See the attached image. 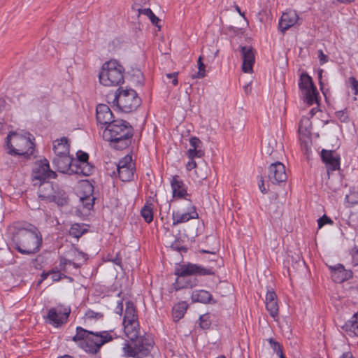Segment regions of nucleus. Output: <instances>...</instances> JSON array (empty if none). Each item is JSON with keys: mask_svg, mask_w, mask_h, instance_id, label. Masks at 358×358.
Here are the masks:
<instances>
[{"mask_svg": "<svg viewBox=\"0 0 358 358\" xmlns=\"http://www.w3.org/2000/svg\"><path fill=\"white\" fill-rule=\"evenodd\" d=\"M265 303H266V308L267 311L269 313V315L275 320H276L278 318V311H279L278 301H270V302H267Z\"/></svg>", "mask_w": 358, "mask_h": 358, "instance_id": "c9c22d12", "label": "nucleus"}, {"mask_svg": "<svg viewBox=\"0 0 358 358\" xmlns=\"http://www.w3.org/2000/svg\"><path fill=\"white\" fill-rule=\"evenodd\" d=\"M118 176L122 181H130L133 179L135 170L130 155H126L116 165Z\"/></svg>", "mask_w": 358, "mask_h": 358, "instance_id": "ddd939ff", "label": "nucleus"}, {"mask_svg": "<svg viewBox=\"0 0 358 358\" xmlns=\"http://www.w3.org/2000/svg\"><path fill=\"white\" fill-rule=\"evenodd\" d=\"M123 311V303L121 301H117V306L115 308V313L119 315H122Z\"/></svg>", "mask_w": 358, "mask_h": 358, "instance_id": "13d9d810", "label": "nucleus"}, {"mask_svg": "<svg viewBox=\"0 0 358 358\" xmlns=\"http://www.w3.org/2000/svg\"><path fill=\"white\" fill-rule=\"evenodd\" d=\"M268 343L271 345V348L276 353L277 355L283 353L282 346L278 342L275 341L273 338H269Z\"/></svg>", "mask_w": 358, "mask_h": 358, "instance_id": "79ce46f5", "label": "nucleus"}, {"mask_svg": "<svg viewBox=\"0 0 358 358\" xmlns=\"http://www.w3.org/2000/svg\"><path fill=\"white\" fill-rule=\"evenodd\" d=\"M93 334L92 331H88L81 327H76V333L72 337V341L75 343H78L80 347V344L83 342H88L90 335Z\"/></svg>", "mask_w": 358, "mask_h": 358, "instance_id": "2f4dec72", "label": "nucleus"}, {"mask_svg": "<svg viewBox=\"0 0 358 358\" xmlns=\"http://www.w3.org/2000/svg\"><path fill=\"white\" fill-rule=\"evenodd\" d=\"M299 138L302 143L306 144V141L311 135V121L308 117H303L299 125Z\"/></svg>", "mask_w": 358, "mask_h": 358, "instance_id": "cd10ccee", "label": "nucleus"}, {"mask_svg": "<svg viewBox=\"0 0 358 358\" xmlns=\"http://www.w3.org/2000/svg\"><path fill=\"white\" fill-rule=\"evenodd\" d=\"M133 128L123 120H115L108 124L103 131V138L110 146L116 150H123L130 143Z\"/></svg>", "mask_w": 358, "mask_h": 358, "instance_id": "7ed1b4c3", "label": "nucleus"}, {"mask_svg": "<svg viewBox=\"0 0 358 358\" xmlns=\"http://www.w3.org/2000/svg\"><path fill=\"white\" fill-rule=\"evenodd\" d=\"M38 198L47 202H55L59 206L68 203L69 196L66 192L57 185L50 182L44 183L39 188Z\"/></svg>", "mask_w": 358, "mask_h": 358, "instance_id": "0eeeda50", "label": "nucleus"}, {"mask_svg": "<svg viewBox=\"0 0 358 358\" xmlns=\"http://www.w3.org/2000/svg\"><path fill=\"white\" fill-rule=\"evenodd\" d=\"M77 158H73V164L76 168L74 174H82L85 176L91 175L94 166L89 162V155L82 150H78L76 153Z\"/></svg>", "mask_w": 358, "mask_h": 358, "instance_id": "f8f14e48", "label": "nucleus"}, {"mask_svg": "<svg viewBox=\"0 0 358 358\" xmlns=\"http://www.w3.org/2000/svg\"><path fill=\"white\" fill-rule=\"evenodd\" d=\"M189 143L192 149H199L202 144L201 140L197 137H192L189 140Z\"/></svg>", "mask_w": 358, "mask_h": 358, "instance_id": "8fccbe9b", "label": "nucleus"}, {"mask_svg": "<svg viewBox=\"0 0 358 358\" xmlns=\"http://www.w3.org/2000/svg\"><path fill=\"white\" fill-rule=\"evenodd\" d=\"M101 342L99 340V336L97 331H93V334L90 335L88 342H83L80 344V348L86 352L96 355L100 351L101 348L103 345L99 344Z\"/></svg>", "mask_w": 358, "mask_h": 358, "instance_id": "393cba45", "label": "nucleus"}, {"mask_svg": "<svg viewBox=\"0 0 358 358\" xmlns=\"http://www.w3.org/2000/svg\"><path fill=\"white\" fill-rule=\"evenodd\" d=\"M175 274L179 278H185L189 275H214L215 271L213 267L206 268L194 264H183L176 269Z\"/></svg>", "mask_w": 358, "mask_h": 358, "instance_id": "9d476101", "label": "nucleus"}, {"mask_svg": "<svg viewBox=\"0 0 358 358\" xmlns=\"http://www.w3.org/2000/svg\"><path fill=\"white\" fill-rule=\"evenodd\" d=\"M321 158L325 164L329 176L333 171L339 170L340 157L335 151L323 149L321 152Z\"/></svg>", "mask_w": 358, "mask_h": 358, "instance_id": "f3484780", "label": "nucleus"}, {"mask_svg": "<svg viewBox=\"0 0 358 358\" xmlns=\"http://www.w3.org/2000/svg\"><path fill=\"white\" fill-rule=\"evenodd\" d=\"M50 275H51V278L53 282H59L60 280L66 277L65 274L60 273L57 268L51 269L50 271Z\"/></svg>", "mask_w": 358, "mask_h": 358, "instance_id": "a19ab883", "label": "nucleus"}, {"mask_svg": "<svg viewBox=\"0 0 358 358\" xmlns=\"http://www.w3.org/2000/svg\"><path fill=\"white\" fill-rule=\"evenodd\" d=\"M240 48L243 59L242 71L244 73H251L255 62V50L252 47L246 46H241Z\"/></svg>", "mask_w": 358, "mask_h": 358, "instance_id": "412c9836", "label": "nucleus"}, {"mask_svg": "<svg viewBox=\"0 0 358 358\" xmlns=\"http://www.w3.org/2000/svg\"><path fill=\"white\" fill-rule=\"evenodd\" d=\"M85 317L90 320L95 319L98 320L102 319L103 315L101 313L95 312L92 310H88L85 313Z\"/></svg>", "mask_w": 358, "mask_h": 358, "instance_id": "c03bdc74", "label": "nucleus"}, {"mask_svg": "<svg viewBox=\"0 0 358 358\" xmlns=\"http://www.w3.org/2000/svg\"><path fill=\"white\" fill-rule=\"evenodd\" d=\"M124 67L115 59H110L103 64L99 74L102 85L117 86L124 83Z\"/></svg>", "mask_w": 358, "mask_h": 358, "instance_id": "20e7f679", "label": "nucleus"}, {"mask_svg": "<svg viewBox=\"0 0 358 358\" xmlns=\"http://www.w3.org/2000/svg\"><path fill=\"white\" fill-rule=\"evenodd\" d=\"M345 201L352 204L358 203V194L356 192L347 194L345 196Z\"/></svg>", "mask_w": 358, "mask_h": 358, "instance_id": "09e8293b", "label": "nucleus"}, {"mask_svg": "<svg viewBox=\"0 0 358 358\" xmlns=\"http://www.w3.org/2000/svg\"><path fill=\"white\" fill-rule=\"evenodd\" d=\"M335 115L342 122H348L349 121V116L346 109L336 111Z\"/></svg>", "mask_w": 358, "mask_h": 358, "instance_id": "a18cd8bd", "label": "nucleus"}, {"mask_svg": "<svg viewBox=\"0 0 358 358\" xmlns=\"http://www.w3.org/2000/svg\"><path fill=\"white\" fill-rule=\"evenodd\" d=\"M197 65H198V72L195 74H193L192 76V78L193 79H195V78H198V79H201V78H204L206 74V65L203 64V61H202V57L200 56L198 59V61H197Z\"/></svg>", "mask_w": 358, "mask_h": 358, "instance_id": "e433bc0d", "label": "nucleus"}, {"mask_svg": "<svg viewBox=\"0 0 358 358\" xmlns=\"http://www.w3.org/2000/svg\"><path fill=\"white\" fill-rule=\"evenodd\" d=\"M49 275H50V271L48 272H43L41 275V281H43L45 280H46Z\"/></svg>", "mask_w": 358, "mask_h": 358, "instance_id": "680f3d73", "label": "nucleus"}, {"mask_svg": "<svg viewBox=\"0 0 358 358\" xmlns=\"http://www.w3.org/2000/svg\"><path fill=\"white\" fill-rule=\"evenodd\" d=\"M268 178L273 184L285 182L287 179L285 165L280 162L272 163L268 168Z\"/></svg>", "mask_w": 358, "mask_h": 358, "instance_id": "4468645a", "label": "nucleus"}, {"mask_svg": "<svg viewBox=\"0 0 358 358\" xmlns=\"http://www.w3.org/2000/svg\"><path fill=\"white\" fill-rule=\"evenodd\" d=\"M322 73H323L322 69H320L318 71V79H319L320 85L321 86L322 85Z\"/></svg>", "mask_w": 358, "mask_h": 358, "instance_id": "e2e57ef3", "label": "nucleus"}, {"mask_svg": "<svg viewBox=\"0 0 358 358\" xmlns=\"http://www.w3.org/2000/svg\"><path fill=\"white\" fill-rule=\"evenodd\" d=\"M112 261L117 265H120L121 264V259L120 258H116Z\"/></svg>", "mask_w": 358, "mask_h": 358, "instance_id": "338daca9", "label": "nucleus"}, {"mask_svg": "<svg viewBox=\"0 0 358 358\" xmlns=\"http://www.w3.org/2000/svg\"><path fill=\"white\" fill-rule=\"evenodd\" d=\"M55 176V173L50 169L48 162L46 159L40 162V163L33 170L32 174L34 180H38L43 182L41 187L44 183H46V180L52 178H53Z\"/></svg>", "mask_w": 358, "mask_h": 358, "instance_id": "6ab92c4d", "label": "nucleus"}, {"mask_svg": "<svg viewBox=\"0 0 358 358\" xmlns=\"http://www.w3.org/2000/svg\"><path fill=\"white\" fill-rule=\"evenodd\" d=\"M349 82L350 83L351 88L355 91L354 94H358V81L355 77H350Z\"/></svg>", "mask_w": 358, "mask_h": 358, "instance_id": "3c124183", "label": "nucleus"}, {"mask_svg": "<svg viewBox=\"0 0 358 358\" xmlns=\"http://www.w3.org/2000/svg\"><path fill=\"white\" fill-rule=\"evenodd\" d=\"M12 241L14 248L20 254L31 255L40 251L43 245V236L34 225L26 223L15 229Z\"/></svg>", "mask_w": 358, "mask_h": 358, "instance_id": "f03ea898", "label": "nucleus"}, {"mask_svg": "<svg viewBox=\"0 0 358 358\" xmlns=\"http://www.w3.org/2000/svg\"><path fill=\"white\" fill-rule=\"evenodd\" d=\"M341 358H354L351 352H347L343 355Z\"/></svg>", "mask_w": 358, "mask_h": 358, "instance_id": "0e129e2a", "label": "nucleus"}, {"mask_svg": "<svg viewBox=\"0 0 358 358\" xmlns=\"http://www.w3.org/2000/svg\"><path fill=\"white\" fill-rule=\"evenodd\" d=\"M236 10L243 17H245L244 13H242L238 6H235Z\"/></svg>", "mask_w": 358, "mask_h": 358, "instance_id": "69168bd1", "label": "nucleus"}, {"mask_svg": "<svg viewBox=\"0 0 358 358\" xmlns=\"http://www.w3.org/2000/svg\"><path fill=\"white\" fill-rule=\"evenodd\" d=\"M138 322L136 310L133 302L128 301L125 304V311L122 322Z\"/></svg>", "mask_w": 358, "mask_h": 358, "instance_id": "7c9ffc66", "label": "nucleus"}, {"mask_svg": "<svg viewBox=\"0 0 358 358\" xmlns=\"http://www.w3.org/2000/svg\"><path fill=\"white\" fill-rule=\"evenodd\" d=\"M178 72H173V73H166L165 76L167 78L169 79H172V84L176 86L178 85Z\"/></svg>", "mask_w": 358, "mask_h": 358, "instance_id": "864d4df0", "label": "nucleus"}, {"mask_svg": "<svg viewBox=\"0 0 358 358\" xmlns=\"http://www.w3.org/2000/svg\"><path fill=\"white\" fill-rule=\"evenodd\" d=\"M52 164L57 171L63 173L73 174L76 168L73 164V158L69 155H59L52 159Z\"/></svg>", "mask_w": 358, "mask_h": 358, "instance_id": "2eb2a0df", "label": "nucleus"}, {"mask_svg": "<svg viewBox=\"0 0 358 358\" xmlns=\"http://www.w3.org/2000/svg\"><path fill=\"white\" fill-rule=\"evenodd\" d=\"M96 119L98 125L103 129L110 122L115 121L113 114L106 104H99L96 108Z\"/></svg>", "mask_w": 358, "mask_h": 358, "instance_id": "aec40b11", "label": "nucleus"}, {"mask_svg": "<svg viewBox=\"0 0 358 358\" xmlns=\"http://www.w3.org/2000/svg\"><path fill=\"white\" fill-rule=\"evenodd\" d=\"M171 187L173 189V197L182 199H191V194L187 193V185L179 178L178 176L173 177L171 180Z\"/></svg>", "mask_w": 358, "mask_h": 358, "instance_id": "b1692460", "label": "nucleus"}, {"mask_svg": "<svg viewBox=\"0 0 358 358\" xmlns=\"http://www.w3.org/2000/svg\"><path fill=\"white\" fill-rule=\"evenodd\" d=\"M191 298L193 302H199L204 304L216 303V301L213 299L211 294L203 289L192 292Z\"/></svg>", "mask_w": 358, "mask_h": 358, "instance_id": "c756f323", "label": "nucleus"}, {"mask_svg": "<svg viewBox=\"0 0 358 358\" xmlns=\"http://www.w3.org/2000/svg\"><path fill=\"white\" fill-rule=\"evenodd\" d=\"M352 258L357 265H358V250L355 251L352 254Z\"/></svg>", "mask_w": 358, "mask_h": 358, "instance_id": "052dcab7", "label": "nucleus"}, {"mask_svg": "<svg viewBox=\"0 0 358 358\" xmlns=\"http://www.w3.org/2000/svg\"><path fill=\"white\" fill-rule=\"evenodd\" d=\"M300 20L296 12L293 10H289L283 13L279 21V29L282 33H285L290 27L296 24H300Z\"/></svg>", "mask_w": 358, "mask_h": 358, "instance_id": "4be33fe9", "label": "nucleus"}, {"mask_svg": "<svg viewBox=\"0 0 358 358\" xmlns=\"http://www.w3.org/2000/svg\"><path fill=\"white\" fill-rule=\"evenodd\" d=\"M72 263L71 260H69L66 258H61L59 260V268L61 271H63L64 272L68 271V266H71Z\"/></svg>", "mask_w": 358, "mask_h": 358, "instance_id": "49530a36", "label": "nucleus"}, {"mask_svg": "<svg viewBox=\"0 0 358 358\" xmlns=\"http://www.w3.org/2000/svg\"><path fill=\"white\" fill-rule=\"evenodd\" d=\"M113 103L123 113L135 110L141 103V99L133 89L118 88L115 94Z\"/></svg>", "mask_w": 358, "mask_h": 358, "instance_id": "423d86ee", "label": "nucleus"}, {"mask_svg": "<svg viewBox=\"0 0 358 358\" xmlns=\"http://www.w3.org/2000/svg\"><path fill=\"white\" fill-rule=\"evenodd\" d=\"M318 58L321 65L328 62V56L325 55L322 50H318Z\"/></svg>", "mask_w": 358, "mask_h": 358, "instance_id": "5fc2aeb1", "label": "nucleus"}, {"mask_svg": "<svg viewBox=\"0 0 358 358\" xmlns=\"http://www.w3.org/2000/svg\"><path fill=\"white\" fill-rule=\"evenodd\" d=\"M86 231L87 229L83 224L75 223L71 225L69 229V234L74 238H79Z\"/></svg>", "mask_w": 358, "mask_h": 358, "instance_id": "f704fd0d", "label": "nucleus"}, {"mask_svg": "<svg viewBox=\"0 0 358 358\" xmlns=\"http://www.w3.org/2000/svg\"><path fill=\"white\" fill-rule=\"evenodd\" d=\"M139 15H144L148 16L152 24L157 26V17L150 8H136Z\"/></svg>", "mask_w": 358, "mask_h": 358, "instance_id": "58836bf2", "label": "nucleus"}, {"mask_svg": "<svg viewBox=\"0 0 358 358\" xmlns=\"http://www.w3.org/2000/svg\"><path fill=\"white\" fill-rule=\"evenodd\" d=\"M70 313V308L58 306L50 308L45 319L48 324L59 327L67 322Z\"/></svg>", "mask_w": 358, "mask_h": 358, "instance_id": "9b49d317", "label": "nucleus"}, {"mask_svg": "<svg viewBox=\"0 0 358 358\" xmlns=\"http://www.w3.org/2000/svg\"><path fill=\"white\" fill-rule=\"evenodd\" d=\"M191 160L187 164L186 169L188 171H191L193 169L196 167V163L193 159H190Z\"/></svg>", "mask_w": 358, "mask_h": 358, "instance_id": "4d7b16f0", "label": "nucleus"}, {"mask_svg": "<svg viewBox=\"0 0 358 358\" xmlns=\"http://www.w3.org/2000/svg\"><path fill=\"white\" fill-rule=\"evenodd\" d=\"M343 331L350 336H358V312L355 313L351 318L343 324H338Z\"/></svg>", "mask_w": 358, "mask_h": 358, "instance_id": "a878e982", "label": "nucleus"}, {"mask_svg": "<svg viewBox=\"0 0 358 358\" xmlns=\"http://www.w3.org/2000/svg\"><path fill=\"white\" fill-rule=\"evenodd\" d=\"M83 186L85 194H84L83 196H80V201L85 208L91 210L94 206L95 199L94 196L92 195L94 187L89 182L83 183Z\"/></svg>", "mask_w": 358, "mask_h": 358, "instance_id": "bb28decb", "label": "nucleus"}, {"mask_svg": "<svg viewBox=\"0 0 358 358\" xmlns=\"http://www.w3.org/2000/svg\"><path fill=\"white\" fill-rule=\"evenodd\" d=\"M141 215L144 218L145 221L150 223L153 220V213L152 208L145 204L141 210Z\"/></svg>", "mask_w": 358, "mask_h": 358, "instance_id": "4c0bfd02", "label": "nucleus"}, {"mask_svg": "<svg viewBox=\"0 0 358 358\" xmlns=\"http://www.w3.org/2000/svg\"><path fill=\"white\" fill-rule=\"evenodd\" d=\"M180 208L172 214L173 224L177 225L199 217L195 206L192 199L179 201Z\"/></svg>", "mask_w": 358, "mask_h": 358, "instance_id": "6e6552de", "label": "nucleus"}, {"mask_svg": "<svg viewBox=\"0 0 358 358\" xmlns=\"http://www.w3.org/2000/svg\"><path fill=\"white\" fill-rule=\"evenodd\" d=\"M69 148L70 145L66 137H62L53 142L52 150L55 154V157L69 155Z\"/></svg>", "mask_w": 358, "mask_h": 358, "instance_id": "c85d7f7f", "label": "nucleus"}, {"mask_svg": "<svg viewBox=\"0 0 358 358\" xmlns=\"http://www.w3.org/2000/svg\"><path fill=\"white\" fill-rule=\"evenodd\" d=\"M331 276L332 280L336 283H341L352 278L353 273L350 269H345L341 264L335 266H330Z\"/></svg>", "mask_w": 358, "mask_h": 358, "instance_id": "5701e85b", "label": "nucleus"}, {"mask_svg": "<svg viewBox=\"0 0 358 358\" xmlns=\"http://www.w3.org/2000/svg\"><path fill=\"white\" fill-rule=\"evenodd\" d=\"M187 155L189 159H194V157H201L204 155V151L201 148L189 149L187 151Z\"/></svg>", "mask_w": 358, "mask_h": 358, "instance_id": "37998d69", "label": "nucleus"}, {"mask_svg": "<svg viewBox=\"0 0 358 358\" xmlns=\"http://www.w3.org/2000/svg\"><path fill=\"white\" fill-rule=\"evenodd\" d=\"M188 308L185 301H181L176 304L172 309V315L174 321H178L184 317Z\"/></svg>", "mask_w": 358, "mask_h": 358, "instance_id": "473e14b6", "label": "nucleus"}, {"mask_svg": "<svg viewBox=\"0 0 358 358\" xmlns=\"http://www.w3.org/2000/svg\"><path fill=\"white\" fill-rule=\"evenodd\" d=\"M211 322L210 320V315L204 314L199 317V326L203 329H208L210 327Z\"/></svg>", "mask_w": 358, "mask_h": 358, "instance_id": "ea45409f", "label": "nucleus"}, {"mask_svg": "<svg viewBox=\"0 0 358 358\" xmlns=\"http://www.w3.org/2000/svg\"><path fill=\"white\" fill-rule=\"evenodd\" d=\"M126 336L131 343H124L123 351L127 357L136 358H152L150 355L153 348L152 341L148 337L139 336L138 322H122Z\"/></svg>", "mask_w": 358, "mask_h": 358, "instance_id": "f257e3e1", "label": "nucleus"}, {"mask_svg": "<svg viewBox=\"0 0 358 358\" xmlns=\"http://www.w3.org/2000/svg\"><path fill=\"white\" fill-rule=\"evenodd\" d=\"M318 228H322L326 224H332L333 221L326 215H323L320 218L317 220Z\"/></svg>", "mask_w": 358, "mask_h": 358, "instance_id": "de8ad7c7", "label": "nucleus"}, {"mask_svg": "<svg viewBox=\"0 0 358 358\" xmlns=\"http://www.w3.org/2000/svg\"><path fill=\"white\" fill-rule=\"evenodd\" d=\"M321 158L325 164L329 176L333 171L339 170L340 157L335 151L323 149L321 152Z\"/></svg>", "mask_w": 358, "mask_h": 358, "instance_id": "dca6fc26", "label": "nucleus"}, {"mask_svg": "<svg viewBox=\"0 0 358 358\" xmlns=\"http://www.w3.org/2000/svg\"><path fill=\"white\" fill-rule=\"evenodd\" d=\"M6 145L9 149L8 154L11 155L23 156L25 158L34 155V143L30 137L11 133L6 137Z\"/></svg>", "mask_w": 358, "mask_h": 358, "instance_id": "39448f33", "label": "nucleus"}, {"mask_svg": "<svg viewBox=\"0 0 358 358\" xmlns=\"http://www.w3.org/2000/svg\"><path fill=\"white\" fill-rule=\"evenodd\" d=\"M259 189L260 191L263 193V194H266L267 193V189H266V187H264V179L261 176L260 178V180H259Z\"/></svg>", "mask_w": 358, "mask_h": 358, "instance_id": "bf43d9fd", "label": "nucleus"}, {"mask_svg": "<svg viewBox=\"0 0 358 358\" xmlns=\"http://www.w3.org/2000/svg\"><path fill=\"white\" fill-rule=\"evenodd\" d=\"M97 334L99 336V340L101 341V342L99 343L101 345H105L106 343L112 341L113 340L119 337L114 329L97 331Z\"/></svg>", "mask_w": 358, "mask_h": 358, "instance_id": "72a5a7b5", "label": "nucleus"}, {"mask_svg": "<svg viewBox=\"0 0 358 358\" xmlns=\"http://www.w3.org/2000/svg\"><path fill=\"white\" fill-rule=\"evenodd\" d=\"M176 249L178 251H183V252H187V250L185 247L177 248Z\"/></svg>", "mask_w": 358, "mask_h": 358, "instance_id": "774afa93", "label": "nucleus"}, {"mask_svg": "<svg viewBox=\"0 0 358 358\" xmlns=\"http://www.w3.org/2000/svg\"><path fill=\"white\" fill-rule=\"evenodd\" d=\"M321 158L325 164L329 176L333 171L339 170L340 157L335 151L323 149L321 152Z\"/></svg>", "mask_w": 358, "mask_h": 358, "instance_id": "a211bd4d", "label": "nucleus"}, {"mask_svg": "<svg viewBox=\"0 0 358 358\" xmlns=\"http://www.w3.org/2000/svg\"><path fill=\"white\" fill-rule=\"evenodd\" d=\"M277 301V295L273 290H268L266 295L265 303Z\"/></svg>", "mask_w": 358, "mask_h": 358, "instance_id": "603ef678", "label": "nucleus"}, {"mask_svg": "<svg viewBox=\"0 0 358 358\" xmlns=\"http://www.w3.org/2000/svg\"><path fill=\"white\" fill-rule=\"evenodd\" d=\"M196 283H197V280L196 278H194L192 280H189L188 281L186 282V284L185 285L180 286V288H184V287L192 288V287L196 285Z\"/></svg>", "mask_w": 358, "mask_h": 358, "instance_id": "6e6d98bb", "label": "nucleus"}, {"mask_svg": "<svg viewBox=\"0 0 358 358\" xmlns=\"http://www.w3.org/2000/svg\"><path fill=\"white\" fill-rule=\"evenodd\" d=\"M299 89L303 92L304 101L311 106L317 101L318 92L314 85L312 78L306 73H303L299 81Z\"/></svg>", "mask_w": 358, "mask_h": 358, "instance_id": "1a4fd4ad", "label": "nucleus"}]
</instances>
